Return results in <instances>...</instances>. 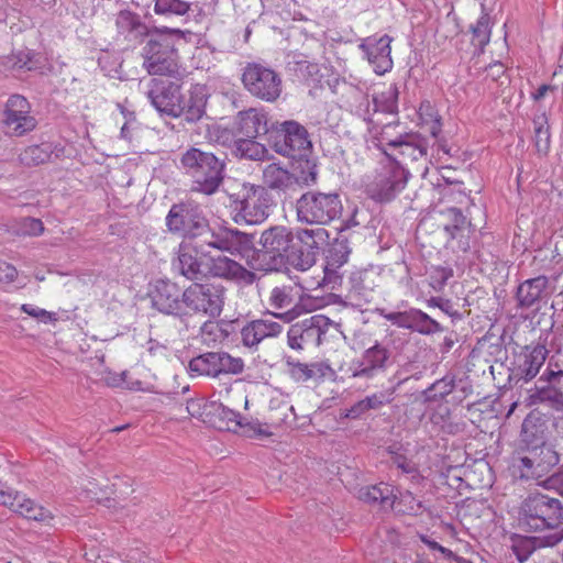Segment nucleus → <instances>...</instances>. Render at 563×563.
<instances>
[{"label":"nucleus","mask_w":563,"mask_h":563,"mask_svg":"<svg viewBox=\"0 0 563 563\" xmlns=\"http://www.w3.org/2000/svg\"><path fill=\"white\" fill-rule=\"evenodd\" d=\"M253 246V236L234 228L220 227L195 242L179 245L178 268L188 279L205 274L208 249H217L232 255L245 256Z\"/></svg>","instance_id":"obj_1"},{"label":"nucleus","mask_w":563,"mask_h":563,"mask_svg":"<svg viewBox=\"0 0 563 563\" xmlns=\"http://www.w3.org/2000/svg\"><path fill=\"white\" fill-rule=\"evenodd\" d=\"M518 525L528 532L549 530L540 539V545L554 547L563 540L562 503L549 495L530 494L519 507Z\"/></svg>","instance_id":"obj_2"},{"label":"nucleus","mask_w":563,"mask_h":563,"mask_svg":"<svg viewBox=\"0 0 563 563\" xmlns=\"http://www.w3.org/2000/svg\"><path fill=\"white\" fill-rule=\"evenodd\" d=\"M180 166L190 178L192 192L214 195L224 179L225 163L211 152L190 147L180 156Z\"/></svg>","instance_id":"obj_3"},{"label":"nucleus","mask_w":563,"mask_h":563,"mask_svg":"<svg viewBox=\"0 0 563 563\" xmlns=\"http://www.w3.org/2000/svg\"><path fill=\"white\" fill-rule=\"evenodd\" d=\"M253 238L254 235L251 234ZM292 233L283 225L272 227L262 232L260 238V247L252 250L244 256L249 257L252 253V260L249 262L251 267L256 271L273 272L280 271L286 264H289V249L291 247Z\"/></svg>","instance_id":"obj_4"},{"label":"nucleus","mask_w":563,"mask_h":563,"mask_svg":"<svg viewBox=\"0 0 563 563\" xmlns=\"http://www.w3.org/2000/svg\"><path fill=\"white\" fill-rule=\"evenodd\" d=\"M342 211V200L335 191L308 190L296 200L297 220L302 224L327 225Z\"/></svg>","instance_id":"obj_5"},{"label":"nucleus","mask_w":563,"mask_h":563,"mask_svg":"<svg viewBox=\"0 0 563 563\" xmlns=\"http://www.w3.org/2000/svg\"><path fill=\"white\" fill-rule=\"evenodd\" d=\"M230 208L236 223L260 224L264 222L273 206V199L264 186L243 184L229 196Z\"/></svg>","instance_id":"obj_6"},{"label":"nucleus","mask_w":563,"mask_h":563,"mask_svg":"<svg viewBox=\"0 0 563 563\" xmlns=\"http://www.w3.org/2000/svg\"><path fill=\"white\" fill-rule=\"evenodd\" d=\"M168 232L184 238H209L213 230L202 209L192 201L174 203L165 219Z\"/></svg>","instance_id":"obj_7"},{"label":"nucleus","mask_w":563,"mask_h":563,"mask_svg":"<svg viewBox=\"0 0 563 563\" xmlns=\"http://www.w3.org/2000/svg\"><path fill=\"white\" fill-rule=\"evenodd\" d=\"M559 462V453L550 445L542 443L527 449L522 455L514 456L509 472L516 479H540Z\"/></svg>","instance_id":"obj_8"},{"label":"nucleus","mask_w":563,"mask_h":563,"mask_svg":"<svg viewBox=\"0 0 563 563\" xmlns=\"http://www.w3.org/2000/svg\"><path fill=\"white\" fill-rule=\"evenodd\" d=\"M225 289L213 284H191L184 289L185 317L192 314H207L217 318L221 314L224 306Z\"/></svg>","instance_id":"obj_9"},{"label":"nucleus","mask_w":563,"mask_h":563,"mask_svg":"<svg viewBox=\"0 0 563 563\" xmlns=\"http://www.w3.org/2000/svg\"><path fill=\"white\" fill-rule=\"evenodd\" d=\"M335 323L323 314H314L291 324L287 331V344L291 350L317 347L327 339Z\"/></svg>","instance_id":"obj_10"},{"label":"nucleus","mask_w":563,"mask_h":563,"mask_svg":"<svg viewBox=\"0 0 563 563\" xmlns=\"http://www.w3.org/2000/svg\"><path fill=\"white\" fill-rule=\"evenodd\" d=\"M328 238L329 233L323 228L299 229L296 235L292 234L289 265L298 271H308L316 264L321 246Z\"/></svg>","instance_id":"obj_11"},{"label":"nucleus","mask_w":563,"mask_h":563,"mask_svg":"<svg viewBox=\"0 0 563 563\" xmlns=\"http://www.w3.org/2000/svg\"><path fill=\"white\" fill-rule=\"evenodd\" d=\"M366 123L365 141L369 146L382 151L387 158H393L387 148H395L408 133L401 126L398 117L379 118L377 115H363Z\"/></svg>","instance_id":"obj_12"},{"label":"nucleus","mask_w":563,"mask_h":563,"mask_svg":"<svg viewBox=\"0 0 563 563\" xmlns=\"http://www.w3.org/2000/svg\"><path fill=\"white\" fill-rule=\"evenodd\" d=\"M242 82L253 97L267 102L276 101L282 93L280 76L260 63H249L243 68Z\"/></svg>","instance_id":"obj_13"},{"label":"nucleus","mask_w":563,"mask_h":563,"mask_svg":"<svg viewBox=\"0 0 563 563\" xmlns=\"http://www.w3.org/2000/svg\"><path fill=\"white\" fill-rule=\"evenodd\" d=\"M276 153L291 157H307L312 148V143L307 129L295 120H287L279 124L273 141Z\"/></svg>","instance_id":"obj_14"},{"label":"nucleus","mask_w":563,"mask_h":563,"mask_svg":"<svg viewBox=\"0 0 563 563\" xmlns=\"http://www.w3.org/2000/svg\"><path fill=\"white\" fill-rule=\"evenodd\" d=\"M388 159L368 185L369 196L380 202L393 200L405 189L409 177L407 169L395 157Z\"/></svg>","instance_id":"obj_15"},{"label":"nucleus","mask_w":563,"mask_h":563,"mask_svg":"<svg viewBox=\"0 0 563 563\" xmlns=\"http://www.w3.org/2000/svg\"><path fill=\"white\" fill-rule=\"evenodd\" d=\"M117 35L129 43L140 44L148 35H177L181 37L184 32L180 29L168 26L153 27L152 30L143 21L142 16L131 10L124 9L117 13L114 20Z\"/></svg>","instance_id":"obj_16"},{"label":"nucleus","mask_w":563,"mask_h":563,"mask_svg":"<svg viewBox=\"0 0 563 563\" xmlns=\"http://www.w3.org/2000/svg\"><path fill=\"white\" fill-rule=\"evenodd\" d=\"M143 67L150 75L172 76L178 71V54L166 40L151 37L142 52Z\"/></svg>","instance_id":"obj_17"},{"label":"nucleus","mask_w":563,"mask_h":563,"mask_svg":"<svg viewBox=\"0 0 563 563\" xmlns=\"http://www.w3.org/2000/svg\"><path fill=\"white\" fill-rule=\"evenodd\" d=\"M1 124L10 136L19 137L32 132L37 120L31 114L29 100L21 95L10 96L2 111Z\"/></svg>","instance_id":"obj_18"},{"label":"nucleus","mask_w":563,"mask_h":563,"mask_svg":"<svg viewBox=\"0 0 563 563\" xmlns=\"http://www.w3.org/2000/svg\"><path fill=\"white\" fill-rule=\"evenodd\" d=\"M376 312L397 328L418 332L423 335L443 332L444 330L437 320L417 308H410L404 311H388L385 308H377Z\"/></svg>","instance_id":"obj_19"},{"label":"nucleus","mask_w":563,"mask_h":563,"mask_svg":"<svg viewBox=\"0 0 563 563\" xmlns=\"http://www.w3.org/2000/svg\"><path fill=\"white\" fill-rule=\"evenodd\" d=\"M188 367L190 373L217 377L221 374L242 373L244 362L225 352H208L191 358Z\"/></svg>","instance_id":"obj_20"},{"label":"nucleus","mask_w":563,"mask_h":563,"mask_svg":"<svg viewBox=\"0 0 563 563\" xmlns=\"http://www.w3.org/2000/svg\"><path fill=\"white\" fill-rule=\"evenodd\" d=\"M394 364V356L388 345L375 341L372 346L364 350L358 361L353 364L352 377L373 379L385 373Z\"/></svg>","instance_id":"obj_21"},{"label":"nucleus","mask_w":563,"mask_h":563,"mask_svg":"<svg viewBox=\"0 0 563 563\" xmlns=\"http://www.w3.org/2000/svg\"><path fill=\"white\" fill-rule=\"evenodd\" d=\"M152 307L167 316L185 318L184 289L168 279H157L148 292Z\"/></svg>","instance_id":"obj_22"},{"label":"nucleus","mask_w":563,"mask_h":563,"mask_svg":"<svg viewBox=\"0 0 563 563\" xmlns=\"http://www.w3.org/2000/svg\"><path fill=\"white\" fill-rule=\"evenodd\" d=\"M548 356V350L542 344L527 345L516 355L510 367L509 382L516 385L532 380L539 373Z\"/></svg>","instance_id":"obj_23"},{"label":"nucleus","mask_w":563,"mask_h":563,"mask_svg":"<svg viewBox=\"0 0 563 563\" xmlns=\"http://www.w3.org/2000/svg\"><path fill=\"white\" fill-rule=\"evenodd\" d=\"M146 96L153 107L169 117L180 112L179 98L181 86L169 79L153 78L147 86Z\"/></svg>","instance_id":"obj_24"},{"label":"nucleus","mask_w":563,"mask_h":563,"mask_svg":"<svg viewBox=\"0 0 563 563\" xmlns=\"http://www.w3.org/2000/svg\"><path fill=\"white\" fill-rule=\"evenodd\" d=\"M302 290L298 285L274 287L268 298L269 305L277 310H284V312H271V314L285 323L296 319L301 312L297 301L302 297Z\"/></svg>","instance_id":"obj_25"},{"label":"nucleus","mask_w":563,"mask_h":563,"mask_svg":"<svg viewBox=\"0 0 563 563\" xmlns=\"http://www.w3.org/2000/svg\"><path fill=\"white\" fill-rule=\"evenodd\" d=\"M205 274L244 285H252L256 280L255 273L224 255H208Z\"/></svg>","instance_id":"obj_26"},{"label":"nucleus","mask_w":563,"mask_h":563,"mask_svg":"<svg viewBox=\"0 0 563 563\" xmlns=\"http://www.w3.org/2000/svg\"><path fill=\"white\" fill-rule=\"evenodd\" d=\"M391 42L393 37L385 34L379 38L367 37L358 45V48L378 75H383L393 68Z\"/></svg>","instance_id":"obj_27"},{"label":"nucleus","mask_w":563,"mask_h":563,"mask_svg":"<svg viewBox=\"0 0 563 563\" xmlns=\"http://www.w3.org/2000/svg\"><path fill=\"white\" fill-rule=\"evenodd\" d=\"M212 412L210 422L211 424L219 429L225 431L238 432L240 429L243 430L245 434H256V435H266L260 424H253L250 422L244 423L241 415L222 404H212L211 405Z\"/></svg>","instance_id":"obj_28"},{"label":"nucleus","mask_w":563,"mask_h":563,"mask_svg":"<svg viewBox=\"0 0 563 563\" xmlns=\"http://www.w3.org/2000/svg\"><path fill=\"white\" fill-rule=\"evenodd\" d=\"M283 324L271 319H255L246 322L240 330L243 346L256 351L265 339L277 338L283 332Z\"/></svg>","instance_id":"obj_29"},{"label":"nucleus","mask_w":563,"mask_h":563,"mask_svg":"<svg viewBox=\"0 0 563 563\" xmlns=\"http://www.w3.org/2000/svg\"><path fill=\"white\" fill-rule=\"evenodd\" d=\"M0 504L9 507L12 511L23 516L26 519L35 521H45L51 519V512L42 506L35 504L24 494L13 489H3L0 495Z\"/></svg>","instance_id":"obj_30"},{"label":"nucleus","mask_w":563,"mask_h":563,"mask_svg":"<svg viewBox=\"0 0 563 563\" xmlns=\"http://www.w3.org/2000/svg\"><path fill=\"white\" fill-rule=\"evenodd\" d=\"M235 135L256 139L268 132L267 113L262 109L250 108L240 111L234 121Z\"/></svg>","instance_id":"obj_31"},{"label":"nucleus","mask_w":563,"mask_h":563,"mask_svg":"<svg viewBox=\"0 0 563 563\" xmlns=\"http://www.w3.org/2000/svg\"><path fill=\"white\" fill-rule=\"evenodd\" d=\"M400 161L398 163L408 164L423 162L427 164L429 158V142L428 139L419 133L408 132L398 146L395 148Z\"/></svg>","instance_id":"obj_32"},{"label":"nucleus","mask_w":563,"mask_h":563,"mask_svg":"<svg viewBox=\"0 0 563 563\" xmlns=\"http://www.w3.org/2000/svg\"><path fill=\"white\" fill-rule=\"evenodd\" d=\"M207 93L201 85H195L187 93L181 92L179 98L180 112L173 118L183 117L187 122H197L206 111Z\"/></svg>","instance_id":"obj_33"},{"label":"nucleus","mask_w":563,"mask_h":563,"mask_svg":"<svg viewBox=\"0 0 563 563\" xmlns=\"http://www.w3.org/2000/svg\"><path fill=\"white\" fill-rule=\"evenodd\" d=\"M399 90L396 84H391L384 90L373 95L371 103L367 100V108L363 115H377L379 118L398 117Z\"/></svg>","instance_id":"obj_34"},{"label":"nucleus","mask_w":563,"mask_h":563,"mask_svg":"<svg viewBox=\"0 0 563 563\" xmlns=\"http://www.w3.org/2000/svg\"><path fill=\"white\" fill-rule=\"evenodd\" d=\"M549 278L544 275L522 282L516 292L518 307L529 309L548 296Z\"/></svg>","instance_id":"obj_35"},{"label":"nucleus","mask_w":563,"mask_h":563,"mask_svg":"<svg viewBox=\"0 0 563 563\" xmlns=\"http://www.w3.org/2000/svg\"><path fill=\"white\" fill-rule=\"evenodd\" d=\"M264 187L287 191L297 184V177L279 163H269L262 170Z\"/></svg>","instance_id":"obj_36"},{"label":"nucleus","mask_w":563,"mask_h":563,"mask_svg":"<svg viewBox=\"0 0 563 563\" xmlns=\"http://www.w3.org/2000/svg\"><path fill=\"white\" fill-rule=\"evenodd\" d=\"M358 498L369 505H380L383 508H393L396 495L394 487L387 483L364 486L358 489Z\"/></svg>","instance_id":"obj_37"},{"label":"nucleus","mask_w":563,"mask_h":563,"mask_svg":"<svg viewBox=\"0 0 563 563\" xmlns=\"http://www.w3.org/2000/svg\"><path fill=\"white\" fill-rule=\"evenodd\" d=\"M562 383H538L530 398L533 404H547L556 411L563 410Z\"/></svg>","instance_id":"obj_38"},{"label":"nucleus","mask_w":563,"mask_h":563,"mask_svg":"<svg viewBox=\"0 0 563 563\" xmlns=\"http://www.w3.org/2000/svg\"><path fill=\"white\" fill-rule=\"evenodd\" d=\"M286 365L288 367V373L292 379L296 382H308L309 379L316 377H323L324 369L328 366H324L322 363H312L306 364L299 361H295L291 357H287Z\"/></svg>","instance_id":"obj_39"},{"label":"nucleus","mask_w":563,"mask_h":563,"mask_svg":"<svg viewBox=\"0 0 563 563\" xmlns=\"http://www.w3.org/2000/svg\"><path fill=\"white\" fill-rule=\"evenodd\" d=\"M472 33V45L474 46V55H481L484 53L485 46L490 41L492 26L489 14L483 12L477 19L475 24L470 26Z\"/></svg>","instance_id":"obj_40"},{"label":"nucleus","mask_w":563,"mask_h":563,"mask_svg":"<svg viewBox=\"0 0 563 563\" xmlns=\"http://www.w3.org/2000/svg\"><path fill=\"white\" fill-rule=\"evenodd\" d=\"M378 274L372 269L356 271L350 276L351 289L368 300L374 289L377 287Z\"/></svg>","instance_id":"obj_41"},{"label":"nucleus","mask_w":563,"mask_h":563,"mask_svg":"<svg viewBox=\"0 0 563 563\" xmlns=\"http://www.w3.org/2000/svg\"><path fill=\"white\" fill-rule=\"evenodd\" d=\"M351 254L349 238L345 234L339 233V236L331 244L328 255L325 271H334L343 266Z\"/></svg>","instance_id":"obj_42"},{"label":"nucleus","mask_w":563,"mask_h":563,"mask_svg":"<svg viewBox=\"0 0 563 563\" xmlns=\"http://www.w3.org/2000/svg\"><path fill=\"white\" fill-rule=\"evenodd\" d=\"M256 139L239 136L234 141V153L241 158L263 161L266 158L267 148L255 141Z\"/></svg>","instance_id":"obj_43"},{"label":"nucleus","mask_w":563,"mask_h":563,"mask_svg":"<svg viewBox=\"0 0 563 563\" xmlns=\"http://www.w3.org/2000/svg\"><path fill=\"white\" fill-rule=\"evenodd\" d=\"M190 4L184 0H154V12L165 19L187 15Z\"/></svg>","instance_id":"obj_44"},{"label":"nucleus","mask_w":563,"mask_h":563,"mask_svg":"<svg viewBox=\"0 0 563 563\" xmlns=\"http://www.w3.org/2000/svg\"><path fill=\"white\" fill-rule=\"evenodd\" d=\"M534 145L541 154H547L550 148V126L544 112L533 119Z\"/></svg>","instance_id":"obj_45"},{"label":"nucleus","mask_w":563,"mask_h":563,"mask_svg":"<svg viewBox=\"0 0 563 563\" xmlns=\"http://www.w3.org/2000/svg\"><path fill=\"white\" fill-rule=\"evenodd\" d=\"M521 441L531 449L534 445H541L543 441V429L537 424V419L527 417L521 426Z\"/></svg>","instance_id":"obj_46"},{"label":"nucleus","mask_w":563,"mask_h":563,"mask_svg":"<svg viewBox=\"0 0 563 563\" xmlns=\"http://www.w3.org/2000/svg\"><path fill=\"white\" fill-rule=\"evenodd\" d=\"M51 151L47 146L32 145L26 147L20 155V162L25 166H37L47 162Z\"/></svg>","instance_id":"obj_47"},{"label":"nucleus","mask_w":563,"mask_h":563,"mask_svg":"<svg viewBox=\"0 0 563 563\" xmlns=\"http://www.w3.org/2000/svg\"><path fill=\"white\" fill-rule=\"evenodd\" d=\"M445 213L448 214L450 222L444 224V231L451 240L456 239L459 234L465 230L467 223L466 218L457 208H448Z\"/></svg>","instance_id":"obj_48"},{"label":"nucleus","mask_w":563,"mask_h":563,"mask_svg":"<svg viewBox=\"0 0 563 563\" xmlns=\"http://www.w3.org/2000/svg\"><path fill=\"white\" fill-rule=\"evenodd\" d=\"M400 383L396 386L366 396L365 401L368 410H379L383 407L390 405L395 399V393Z\"/></svg>","instance_id":"obj_49"},{"label":"nucleus","mask_w":563,"mask_h":563,"mask_svg":"<svg viewBox=\"0 0 563 563\" xmlns=\"http://www.w3.org/2000/svg\"><path fill=\"white\" fill-rule=\"evenodd\" d=\"M420 540L434 552L433 556L435 561L444 560L448 562L455 561L456 563H468L465 559L455 555L450 549L442 547L434 540H431L428 536H421Z\"/></svg>","instance_id":"obj_50"},{"label":"nucleus","mask_w":563,"mask_h":563,"mask_svg":"<svg viewBox=\"0 0 563 563\" xmlns=\"http://www.w3.org/2000/svg\"><path fill=\"white\" fill-rule=\"evenodd\" d=\"M453 276V271L450 267L437 266L430 273V285L435 290L442 289L448 280Z\"/></svg>","instance_id":"obj_51"},{"label":"nucleus","mask_w":563,"mask_h":563,"mask_svg":"<svg viewBox=\"0 0 563 563\" xmlns=\"http://www.w3.org/2000/svg\"><path fill=\"white\" fill-rule=\"evenodd\" d=\"M21 310L29 314L30 317L43 322H54L57 320L56 314L53 312H49L45 309L38 308L36 306L30 305V303H23L21 306Z\"/></svg>","instance_id":"obj_52"},{"label":"nucleus","mask_w":563,"mask_h":563,"mask_svg":"<svg viewBox=\"0 0 563 563\" xmlns=\"http://www.w3.org/2000/svg\"><path fill=\"white\" fill-rule=\"evenodd\" d=\"M563 382V369L558 363L549 361L547 368L539 377L538 383H562Z\"/></svg>","instance_id":"obj_53"},{"label":"nucleus","mask_w":563,"mask_h":563,"mask_svg":"<svg viewBox=\"0 0 563 563\" xmlns=\"http://www.w3.org/2000/svg\"><path fill=\"white\" fill-rule=\"evenodd\" d=\"M200 335L208 345L220 342L218 322L212 320L206 321L200 328Z\"/></svg>","instance_id":"obj_54"},{"label":"nucleus","mask_w":563,"mask_h":563,"mask_svg":"<svg viewBox=\"0 0 563 563\" xmlns=\"http://www.w3.org/2000/svg\"><path fill=\"white\" fill-rule=\"evenodd\" d=\"M454 389V379L452 377H443L431 385L429 391H435L433 397L443 398L451 394Z\"/></svg>","instance_id":"obj_55"},{"label":"nucleus","mask_w":563,"mask_h":563,"mask_svg":"<svg viewBox=\"0 0 563 563\" xmlns=\"http://www.w3.org/2000/svg\"><path fill=\"white\" fill-rule=\"evenodd\" d=\"M21 230L23 234L37 236L43 233L44 225L40 219L25 218L22 220Z\"/></svg>","instance_id":"obj_56"},{"label":"nucleus","mask_w":563,"mask_h":563,"mask_svg":"<svg viewBox=\"0 0 563 563\" xmlns=\"http://www.w3.org/2000/svg\"><path fill=\"white\" fill-rule=\"evenodd\" d=\"M13 68L32 70V54L30 51H20L14 55Z\"/></svg>","instance_id":"obj_57"},{"label":"nucleus","mask_w":563,"mask_h":563,"mask_svg":"<svg viewBox=\"0 0 563 563\" xmlns=\"http://www.w3.org/2000/svg\"><path fill=\"white\" fill-rule=\"evenodd\" d=\"M128 376H129L128 372H122L120 375L109 377L108 384L111 386H114V387H126L129 389H135V390L141 389V383L140 382L130 383L126 379Z\"/></svg>","instance_id":"obj_58"},{"label":"nucleus","mask_w":563,"mask_h":563,"mask_svg":"<svg viewBox=\"0 0 563 563\" xmlns=\"http://www.w3.org/2000/svg\"><path fill=\"white\" fill-rule=\"evenodd\" d=\"M368 411L365 398H363L346 409L345 417L349 419H358Z\"/></svg>","instance_id":"obj_59"},{"label":"nucleus","mask_w":563,"mask_h":563,"mask_svg":"<svg viewBox=\"0 0 563 563\" xmlns=\"http://www.w3.org/2000/svg\"><path fill=\"white\" fill-rule=\"evenodd\" d=\"M532 541L530 539L522 540L514 545V551L519 562L526 561L532 552Z\"/></svg>","instance_id":"obj_60"},{"label":"nucleus","mask_w":563,"mask_h":563,"mask_svg":"<svg viewBox=\"0 0 563 563\" xmlns=\"http://www.w3.org/2000/svg\"><path fill=\"white\" fill-rule=\"evenodd\" d=\"M428 306L438 307L439 309H441L442 311H444L445 313H448L450 316L457 314L456 311H454V312L452 311V303L449 299H443L441 297H431L428 300Z\"/></svg>","instance_id":"obj_61"},{"label":"nucleus","mask_w":563,"mask_h":563,"mask_svg":"<svg viewBox=\"0 0 563 563\" xmlns=\"http://www.w3.org/2000/svg\"><path fill=\"white\" fill-rule=\"evenodd\" d=\"M18 275L16 268L8 263H0V282L11 283Z\"/></svg>","instance_id":"obj_62"},{"label":"nucleus","mask_w":563,"mask_h":563,"mask_svg":"<svg viewBox=\"0 0 563 563\" xmlns=\"http://www.w3.org/2000/svg\"><path fill=\"white\" fill-rule=\"evenodd\" d=\"M547 484L563 496V466L547 479Z\"/></svg>","instance_id":"obj_63"},{"label":"nucleus","mask_w":563,"mask_h":563,"mask_svg":"<svg viewBox=\"0 0 563 563\" xmlns=\"http://www.w3.org/2000/svg\"><path fill=\"white\" fill-rule=\"evenodd\" d=\"M217 322L220 334V342L227 340L235 331L236 321L220 320Z\"/></svg>","instance_id":"obj_64"}]
</instances>
